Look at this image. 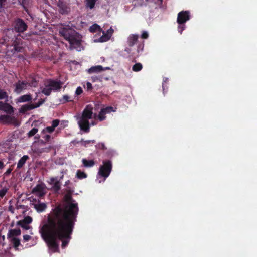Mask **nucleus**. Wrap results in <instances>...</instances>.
<instances>
[{
	"label": "nucleus",
	"mask_w": 257,
	"mask_h": 257,
	"mask_svg": "<svg viewBox=\"0 0 257 257\" xmlns=\"http://www.w3.org/2000/svg\"><path fill=\"white\" fill-rule=\"evenodd\" d=\"M48 183L52 185V189L55 192H58L61 189V182L57 177L50 178Z\"/></svg>",
	"instance_id": "9b49d317"
},
{
	"label": "nucleus",
	"mask_w": 257,
	"mask_h": 257,
	"mask_svg": "<svg viewBox=\"0 0 257 257\" xmlns=\"http://www.w3.org/2000/svg\"><path fill=\"white\" fill-rule=\"evenodd\" d=\"M0 110L5 112L9 114H12L14 112V108L7 102L0 101Z\"/></svg>",
	"instance_id": "f8f14e48"
},
{
	"label": "nucleus",
	"mask_w": 257,
	"mask_h": 257,
	"mask_svg": "<svg viewBox=\"0 0 257 257\" xmlns=\"http://www.w3.org/2000/svg\"><path fill=\"white\" fill-rule=\"evenodd\" d=\"M106 112L103 109H102L99 112L98 116L99 120L101 121L104 120L106 118Z\"/></svg>",
	"instance_id": "72a5a7b5"
},
{
	"label": "nucleus",
	"mask_w": 257,
	"mask_h": 257,
	"mask_svg": "<svg viewBox=\"0 0 257 257\" xmlns=\"http://www.w3.org/2000/svg\"><path fill=\"white\" fill-rule=\"evenodd\" d=\"M96 148L102 150H105L107 149V148L105 147V145L103 143H99L96 145Z\"/></svg>",
	"instance_id": "4c0bfd02"
},
{
	"label": "nucleus",
	"mask_w": 257,
	"mask_h": 257,
	"mask_svg": "<svg viewBox=\"0 0 257 257\" xmlns=\"http://www.w3.org/2000/svg\"><path fill=\"white\" fill-rule=\"evenodd\" d=\"M45 188L43 185L37 184L33 189L32 192L33 193H36L37 195L39 197H42L45 194L44 191Z\"/></svg>",
	"instance_id": "4468645a"
},
{
	"label": "nucleus",
	"mask_w": 257,
	"mask_h": 257,
	"mask_svg": "<svg viewBox=\"0 0 257 257\" xmlns=\"http://www.w3.org/2000/svg\"><path fill=\"white\" fill-rule=\"evenodd\" d=\"M32 96L31 94H26L21 96L18 99V102H28L32 100Z\"/></svg>",
	"instance_id": "5701e85b"
},
{
	"label": "nucleus",
	"mask_w": 257,
	"mask_h": 257,
	"mask_svg": "<svg viewBox=\"0 0 257 257\" xmlns=\"http://www.w3.org/2000/svg\"><path fill=\"white\" fill-rule=\"evenodd\" d=\"M28 83L25 81L19 80L15 84V92L17 93H20L23 90L26 89Z\"/></svg>",
	"instance_id": "ddd939ff"
},
{
	"label": "nucleus",
	"mask_w": 257,
	"mask_h": 257,
	"mask_svg": "<svg viewBox=\"0 0 257 257\" xmlns=\"http://www.w3.org/2000/svg\"><path fill=\"white\" fill-rule=\"evenodd\" d=\"M17 225L20 226L22 228L26 230H28L30 228V226L28 225V224L24 223V222L21 220L18 221L17 223Z\"/></svg>",
	"instance_id": "f704fd0d"
},
{
	"label": "nucleus",
	"mask_w": 257,
	"mask_h": 257,
	"mask_svg": "<svg viewBox=\"0 0 257 257\" xmlns=\"http://www.w3.org/2000/svg\"><path fill=\"white\" fill-rule=\"evenodd\" d=\"M100 27L97 24H94L90 27L89 30L90 32L94 33L100 30Z\"/></svg>",
	"instance_id": "2f4dec72"
},
{
	"label": "nucleus",
	"mask_w": 257,
	"mask_h": 257,
	"mask_svg": "<svg viewBox=\"0 0 257 257\" xmlns=\"http://www.w3.org/2000/svg\"><path fill=\"white\" fill-rule=\"evenodd\" d=\"M5 167V165L4 163L2 161H0V170L2 169Z\"/></svg>",
	"instance_id": "052dcab7"
},
{
	"label": "nucleus",
	"mask_w": 257,
	"mask_h": 257,
	"mask_svg": "<svg viewBox=\"0 0 257 257\" xmlns=\"http://www.w3.org/2000/svg\"><path fill=\"white\" fill-rule=\"evenodd\" d=\"M8 94L6 91L0 88V100L6 99L8 101Z\"/></svg>",
	"instance_id": "c85d7f7f"
},
{
	"label": "nucleus",
	"mask_w": 257,
	"mask_h": 257,
	"mask_svg": "<svg viewBox=\"0 0 257 257\" xmlns=\"http://www.w3.org/2000/svg\"><path fill=\"white\" fill-rule=\"evenodd\" d=\"M149 37V35L147 32L146 31H143L142 35H141V38L142 39H147Z\"/></svg>",
	"instance_id": "49530a36"
},
{
	"label": "nucleus",
	"mask_w": 257,
	"mask_h": 257,
	"mask_svg": "<svg viewBox=\"0 0 257 257\" xmlns=\"http://www.w3.org/2000/svg\"><path fill=\"white\" fill-rule=\"evenodd\" d=\"M52 90L50 87L47 86V84L45 85V87L42 90V93L46 96H49L51 94Z\"/></svg>",
	"instance_id": "c756f323"
},
{
	"label": "nucleus",
	"mask_w": 257,
	"mask_h": 257,
	"mask_svg": "<svg viewBox=\"0 0 257 257\" xmlns=\"http://www.w3.org/2000/svg\"><path fill=\"white\" fill-rule=\"evenodd\" d=\"M6 0H0V9L3 8Z\"/></svg>",
	"instance_id": "4d7b16f0"
},
{
	"label": "nucleus",
	"mask_w": 257,
	"mask_h": 257,
	"mask_svg": "<svg viewBox=\"0 0 257 257\" xmlns=\"http://www.w3.org/2000/svg\"><path fill=\"white\" fill-rule=\"evenodd\" d=\"M30 201L32 202V203H37L38 200L36 198H33V199L31 200H30Z\"/></svg>",
	"instance_id": "bf43d9fd"
},
{
	"label": "nucleus",
	"mask_w": 257,
	"mask_h": 257,
	"mask_svg": "<svg viewBox=\"0 0 257 257\" xmlns=\"http://www.w3.org/2000/svg\"><path fill=\"white\" fill-rule=\"evenodd\" d=\"M144 47V42H142V43H139L138 45L137 52L138 53H139L140 51H142L143 50Z\"/></svg>",
	"instance_id": "79ce46f5"
},
{
	"label": "nucleus",
	"mask_w": 257,
	"mask_h": 257,
	"mask_svg": "<svg viewBox=\"0 0 257 257\" xmlns=\"http://www.w3.org/2000/svg\"><path fill=\"white\" fill-rule=\"evenodd\" d=\"M82 93H83L82 88L80 86L76 88V90L75 91V94L76 95H79L81 94Z\"/></svg>",
	"instance_id": "a18cd8bd"
},
{
	"label": "nucleus",
	"mask_w": 257,
	"mask_h": 257,
	"mask_svg": "<svg viewBox=\"0 0 257 257\" xmlns=\"http://www.w3.org/2000/svg\"><path fill=\"white\" fill-rule=\"evenodd\" d=\"M59 33L69 41L70 50L75 49L81 51V37L74 29L69 27H63L60 29Z\"/></svg>",
	"instance_id": "7ed1b4c3"
},
{
	"label": "nucleus",
	"mask_w": 257,
	"mask_h": 257,
	"mask_svg": "<svg viewBox=\"0 0 257 257\" xmlns=\"http://www.w3.org/2000/svg\"><path fill=\"white\" fill-rule=\"evenodd\" d=\"M143 68L142 64L141 63H137L132 67V70L134 72H139Z\"/></svg>",
	"instance_id": "bb28decb"
},
{
	"label": "nucleus",
	"mask_w": 257,
	"mask_h": 257,
	"mask_svg": "<svg viewBox=\"0 0 257 257\" xmlns=\"http://www.w3.org/2000/svg\"><path fill=\"white\" fill-rule=\"evenodd\" d=\"M93 108L91 106L87 105L83 110L81 116L79 118L78 124L81 130L86 133L90 131V123L89 119L92 118Z\"/></svg>",
	"instance_id": "39448f33"
},
{
	"label": "nucleus",
	"mask_w": 257,
	"mask_h": 257,
	"mask_svg": "<svg viewBox=\"0 0 257 257\" xmlns=\"http://www.w3.org/2000/svg\"><path fill=\"white\" fill-rule=\"evenodd\" d=\"M65 203L58 204L52 208L47 215L46 220H62L70 222H76L79 212L78 203L70 194L64 196Z\"/></svg>",
	"instance_id": "f03ea898"
},
{
	"label": "nucleus",
	"mask_w": 257,
	"mask_h": 257,
	"mask_svg": "<svg viewBox=\"0 0 257 257\" xmlns=\"http://www.w3.org/2000/svg\"><path fill=\"white\" fill-rule=\"evenodd\" d=\"M96 4V0H86V6L90 9H93Z\"/></svg>",
	"instance_id": "7c9ffc66"
},
{
	"label": "nucleus",
	"mask_w": 257,
	"mask_h": 257,
	"mask_svg": "<svg viewBox=\"0 0 257 257\" xmlns=\"http://www.w3.org/2000/svg\"><path fill=\"white\" fill-rule=\"evenodd\" d=\"M87 174L85 172L81 171L80 170L77 171L76 177L77 178L79 179H84L87 177Z\"/></svg>",
	"instance_id": "cd10ccee"
},
{
	"label": "nucleus",
	"mask_w": 257,
	"mask_h": 257,
	"mask_svg": "<svg viewBox=\"0 0 257 257\" xmlns=\"http://www.w3.org/2000/svg\"><path fill=\"white\" fill-rule=\"evenodd\" d=\"M113 33V30L111 28L107 30L106 34H108L111 37V36Z\"/></svg>",
	"instance_id": "6e6d98bb"
},
{
	"label": "nucleus",
	"mask_w": 257,
	"mask_h": 257,
	"mask_svg": "<svg viewBox=\"0 0 257 257\" xmlns=\"http://www.w3.org/2000/svg\"><path fill=\"white\" fill-rule=\"evenodd\" d=\"M74 221L46 220L40 230L42 238L52 252H59L58 240L62 241L61 247L65 248L71 239L75 225Z\"/></svg>",
	"instance_id": "f257e3e1"
},
{
	"label": "nucleus",
	"mask_w": 257,
	"mask_h": 257,
	"mask_svg": "<svg viewBox=\"0 0 257 257\" xmlns=\"http://www.w3.org/2000/svg\"><path fill=\"white\" fill-rule=\"evenodd\" d=\"M73 100L70 99V97L67 95H64L63 96L62 99L60 100V102L62 104H64L68 102H72Z\"/></svg>",
	"instance_id": "473e14b6"
},
{
	"label": "nucleus",
	"mask_w": 257,
	"mask_h": 257,
	"mask_svg": "<svg viewBox=\"0 0 257 257\" xmlns=\"http://www.w3.org/2000/svg\"><path fill=\"white\" fill-rule=\"evenodd\" d=\"M63 84V83L60 81H56L52 79H49L47 81V86L50 87L52 91H59Z\"/></svg>",
	"instance_id": "9d476101"
},
{
	"label": "nucleus",
	"mask_w": 257,
	"mask_h": 257,
	"mask_svg": "<svg viewBox=\"0 0 257 257\" xmlns=\"http://www.w3.org/2000/svg\"><path fill=\"white\" fill-rule=\"evenodd\" d=\"M35 108L34 104H27L23 105L19 109V112L22 114H25L27 111Z\"/></svg>",
	"instance_id": "6ab92c4d"
},
{
	"label": "nucleus",
	"mask_w": 257,
	"mask_h": 257,
	"mask_svg": "<svg viewBox=\"0 0 257 257\" xmlns=\"http://www.w3.org/2000/svg\"><path fill=\"white\" fill-rule=\"evenodd\" d=\"M11 242L13 243L14 247L17 249L20 245V240L16 237H13L11 239Z\"/></svg>",
	"instance_id": "393cba45"
},
{
	"label": "nucleus",
	"mask_w": 257,
	"mask_h": 257,
	"mask_svg": "<svg viewBox=\"0 0 257 257\" xmlns=\"http://www.w3.org/2000/svg\"><path fill=\"white\" fill-rule=\"evenodd\" d=\"M38 83L35 80L33 79L31 83H29V85L33 87H36L37 86Z\"/></svg>",
	"instance_id": "09e8293b"
},
{
	"label": "nucleus",
	"mask_w": 257,
	"mask_h": 257,
	"mask_svg": "<svg viewBox=\"0 0 257 257\" xmlns=\"http://www.w3.org/2000/svg\"><path fill=\"white\" fill-rule=\"evenodd\" d=\"M31 238V236H30L29 235H24L23 236V239L25 241H28L29 240H30Z\"/></svg>",
	"instance_id": "de8ad7c7"
},
{
	"label": "nucleus",
	"mask_w": 257,
	"mask_h": 257,
	"mask_svg": "<svg viewBox=\"0 0 257 257\" xmlns=\"http://www.w3.org/2000/svg\"><path fill=\"white\" fill-rule=\"evenodd\" d=\"M91 124H92V125H95V123L94 122H92Z\"/></svg>",
	"instance_id": "69168bd1"
},
{
	"label": "nucleus",
	"mask_w": 257,
	"mask_h": 257,
	"mask_svg": "<svg viewBox=\"0 0 257 257\" xmlns=\"http://www.w3.org/2000/svg\"><path fill=\"white\" fill-rule=\"evenodd\" d=\"M14 48L12 50V52L13 54L18 52H22L23 51V47L21 46L17 41H15L13 43Z\"/></svg>",
	"instance_id": "412c9836"
},
{
	"label": "nucleus",
	"mask_w": 257,
	"mask_h": 257,
	"mask_svg": "<svg viewBox=\"0 0 257 257\" xmlns=\"http://www.w3.org/2000/svg\"><path fill=\"white\" fill-rule=\"evenodd\" d=\"M83 141V139H82L80 141H77L76 140H73L71 142V143L73 144L74 145H76L77 144H78L79 142H82Z\"/></svg>",
	"instance_id": "603ef678"
},
{
	"label": "nucleus",
	"mask_w": 257,
	"mask_h": 257,
	"mask_svg": "<svg viewBox=\"0 0 257 257\" xmlns=\"http://www.w3.org/2000/svg\"><path fill=\"white\" fill-rule=\"evenodd\" d=\"M44 140L46 142H48L50 138H51V136L50 135H45L44 137H43Z\"/></svg>",
	"instance_id": "864d4df0"
},
{
	"label": "nucleus",
	"mask_w": 257,
	"mask_h": 257,
	"mask_svg": "<svg viewBox=\"0 0 257 257\" xmlns=\"http://www.w3.org/2000/svg\"><path fill=\"white\" fill-rule=\"evenodd\" d=\"M59 8V12L62 15L68 14L70 12V7L69 4L63 0H59L57 2Z\"/></svg>",
	"instance_id": "1a4fd4ad"
},
{
	"label": "nucleus",
	"mask_w": 257,
	"mask_h": 257,
	"mask_svg": "<svg viewBox=\"0 0 257 257\" xmlns=\"http://www.w3.org/2000/svg\"><path fill=\"white\" fill-rule=\"evenodd\" d=\"M110 36L108 34H105L103 33V34L102 36H101L97 41H95L96 42H104L109 40Z\"/></svg>",
	"instance_id": "a878e982"
},
{
	"label": "nucleus",
	"mask_w": 257,
	"mask_h": 257,
	"mask_svg": "<svg viewBox=\"0 0 257 257\" xmlns=\"http://www.w3.org/2000/svg\"><path fill=\"white\" fill-rule=\"evenodd\" d=\"M28 28L27 24L21 18H18L15 20L14 29L19 33H23Z\"/></svg>",
	"instance_id": "6e6552de"
},
{
	"label": "nucleus",
	"mask_w": 257,
	"mask_h": 257,
	"mask_svg": "<svg viewBox=\"0 0 257 257\" xmlns=\"http://www.w3.org/2000/svg\"><path fill=\"white\" fill-rule=\"evenodd\" d=\"M25 224H29L32 222V218L31 216H27L25 217L24 219L22 220Z\"/></svg>",
	"instance_id": "e433bc0d"
},
{
	"label": "nucleus",
	"mask_w": 257,
	"mask_h": 257,
	"mask_svg": "<svg viewBox=\"0 0 257 257\" xmlns=\"http://www.w3.org/2000/svg\"><path fill=\"white\" fill-rule=\"evenodd\" d=\"M70 183V181L69 180H67V181L65 182V186H67Z\"/></svg>",
	"instance_id": "680f3d73"
},
{
	"label": "nucleus",
	"mask_w": 257,
	"mask_h": 257,
	"mask_svg": "<svg viewBox=\"0 0 257 257\" xmlns=\"http://www.w3.org/2000/svg\"><path fill=\"white\" fill-rule=\"evenodd\" d=\"M32 206L36 209L37 212L41 213L44 212L47 208V204L45 203H42L39 200H38L37 203H31Z\"/></svg>",
	"instance_id": "2eb2a0df"
},
{
	"label": "nucleus",
	"mask_w": 257,
	"mask_h": 257,
	"mask_svg": "<svg viewBox=\"0 0 257 257\" xmlns=\"http://www.w3.org/2000/svg\"><path fill=\"white\" fill-rule=\"evenodd\" d=\"M190 19V13L189 11H182L178 14L177 22L178 24V31L181 34L186 28L185 23Z\"/></svg>",
	"instance_id": "423d86ee"
},
{
	"label": "nucleus",
	"mask_w": 257,
	"mask_h": 257,
	"mask_svg": "<svg viewBox=\"0 0 257 257\" xmlns=\"http://www.w3.org/2000/svg\"><path fill=\"white\" fill-rule=\"evenodd\" d=\"M84 142V145L85 146L87 144H88L89 143H90L91 142L93 143H95V140H87V141H83Z\"/></svg>",
	"instance_id": "5fc2aeb1"
},
{
	"label": "nucleus",
	"mask_w": 257,
	"mask_h": 257,
	"mask_svg": "<svg viewBox=\"0 0 257 257\" xmlns=\"http://www.w3.org/2000/svg\"><path fill=\"white\" fill-rule=\"evenodd\" d=\"M38 131V129L37 128H33L31 129L27 134L28 137H31L34 136Z\"/></svg>",
	"instance_id": "c9c22d12"
},
{
	"label": "nucleus",
	"mask_w": 257,
	"mask_h": 257,
	"mask_svg": "<svg viewBox=\"0 0 257 257\" xmlns=\"http://www.w3.org/2000/svg\"><path fill=\"white\" fill-rule=\"evenodd\" d=\"M2 238L3 240V241H4V240H5V236H4V235L2 236Z\"/></svg>",
	"instance_id": "e2e57ef3"
},
{
	"label": "nucleus",
	"mask_w": 257,
	"mask_h": 257,
	"mask_svg": "<svg viewBox=\"0 0 257 257\" xmlns=\"http://www.w3.org/2000/svg\"><path fill=\"white\" fill-rule=\"evenodd\" d=\"M8 189L7 188H3L0 190V197L1 198H3L5 196L8 192Z\"/></svg>",
	"instance_id": "ea45409f"
},
{
	"label": "nucleus",
	"mask_w": 257,
	"mask_h": 257,
	"mask_svg": "<svg viewBox=\"0 0 257 257\" xmlns=\"http://www.w3.org/2000/svg\"><path fill=\"white\" fill-rule=\"evenodd\" d=\"M138 35L136 34H131L129 36L127 39V43L130 47L133 46L137 42Z\"/></svg>",
	"instance_id": "aec40b11"
},
{
	"label": "nucleus",
	"mask_w": 257,
	"mask_h": 257,
	"mask_svg": "<svg viewBox=\"0 0 257 257\" xmlns=\"http://www.w3.org/2000/svg\"><path fill=\"white\" fill-rule=\"evenodd\" d=\"M44 102V99H41L37 103H36L35 104H34V107H35V108L39 107L40 105L43 104Z\"/></svg>",
	"instance_id": "c03bdc74"
},
{
	"label": "nucleus",
	"mask_w": 257,
	"mask_h": 257,
	"mask_svg": "<svg viewBox=\"0 0 257 257\" xmlns=\"http://www.w3.org/2000/svg\"><path fill=\"white\" fill-rule=\"evenodd\" d=\"M29 159V157L28 155H24L18 161L17 164V169L22 168L26 161Z\"/></svg>",
	"instance_id": "4be33fe9"
},
{
	"label": "nucleus",
	"mask_w": 257,
	"mask_h": 257,
	"mask_svg": "<svg viewBox=\"0 0 257 257\" xmlns=\"http://www.w3.org/2000/svg\"><path fill=\"white\" fill-rule=\"evenodd\" d=\"M24 207V205H20V208H23Z\"/></svg>",
	"instance_id": "338daca9"
},
{
	"label": "nucleus",
	"mask_w": 257,
	"mask_h": 257,
	"mask_svg": "<svg viewBox=\"0 0 257 257\" xmlns=\"http://www.w3.org/2000/svg\"><path fill=\"white\" fill-rule=\"evenodd\" d=\"M105 69H109V67H106L105 69L101 65H97L92 66L88 70V72L89 74L99 73L104 71Z\"/></svg>",
	"instance_id": "f3484780"
},
{
	"label": "nucleus",
	"mask_w": 257,
	"mask_h": 257,
	"mask_svg": "<svg viewBox=\"0 0 257 257\" xmlns=\"http://www.w3.org/2000/svg\"><path fill=\"white\" fill-rule=\"evenodd\" d=\"M87 90H90L92 89V85L90 82H87L86 83Z\"/></svg>",
	"instance_id": "8fccbe9b"
},
{
	"label": "nucleus",
	"mask_w": 257,
	"mask_h": 257,
	"mask_svg": "<svg viewBox=\"0 0 257 257\" xmlns=\"http://www.w3.org/2000/svg\"><path fill=\"white\" fill-rule=\"evenodd\" d=\"M21 230L20 229H10L8 231L7 238H12L15 237V236H18L21 235Z\"/></svg>",
	"instance_id": "a211bd4d"
},
{
	"label": "nucleus",
	"mask_w": 257,
	"mask_h": 257,
	"mask_svg": "<svg viewBox=\"0 0 257 257\" xmlns=\"http://www.w3.org/2000/svg\"><path fill=\"white\" fill-rule=\"evenodd\" d=\"M17 121V119L15 117H12L8 115H1L0 116V122L5 123H14Z\"/></svg>",
	"instance_id": "dca6fc26"
},
{
	"label": "nucleus",
	"mask_w": 257,
	"mask_h": 257,
	"mask_svg": "<svg viewBox=\"0 0 257 257\" xmlns=\"http://www.w3.org/2000/svg\"><path fill=\"white\" fill-rule=\"evenodd\" d=\"M54 128L52 126H47L43 130L42 133H45V132H48L49 133H51L54 131Z\"/></svg>",
	"instance_id": "58836bf2"
},
{
	"label": "nucleus",
	"mask_w": 257,
	"mask_h": 257,
	"mask_svg": "<svg viewBox=\"0 0 257 257\" xmlns=\"http://www.w3.org/2000/svg\"><path fill=\"white\" fill-rule=\"evenodd\" d=\"M60 121L59 119H54L52 122V126L55 129L58 126Z\"/></svg>",
	"instance_id": "a19ab883"
},
{
	"label": "nucleus",
	"mask_w": 257,
	"mask_h": 257,
	"mask_svg": "<svg viewBox=\"0 0 257 257\" xmlns=\"http://www.w3.org/2000/svg\"><path fill=\"white\" fill-rule=\"evenodd\" d=\"M12 171V169H11V168H9V169H8L7 170V171L5 173V174L6 175H8L10 174L11 173Z\"/></svg>",
	"instance_id": "13d9d810"
},
{
	"label": "nucleus",
	"mask_w": 257,
	"mask_h": 257,
	"mask_svg": "<svg viewBox=\"0 0 257 257\" xmlns=\"http://www.w3.org/2000/svg\"><path fill=\"white\" fill-rule=\"evenodd\" d=\"M112 168V162L110 160H104L103 165L99 167L98 175L104 178V180L110 175Z\"/></svg>",
	"instance_id": "0eeeda50"
},
{
	"label": "nucleus",
	"mask_w": 257,
	"mask_h": 257,
	"mask_svg": "<svg viewBox=\"0 0 257 257\" xmlns=\"http://www.w3.org/2000/svg\"><path fill=\"white\" fill-rule=\"evenodd\" d=\"M11 255V253L7 250H5L4 253H3V257H8Z\"/></svg>",
	"instance_id": "3c124183"
},
{
	"label": "nucleus",
	"mask_w": 257,
	"mask_h": 257,
	"mask_svg": "<svg viewBox=\"0 0 257 257\" xmlns=\"http://www.w3.org/2000/svg\"><path fill=\"white\" fill-rule=\"evenodd\" d=\"M125 51H127V52H128V51L127 50V49H125Z\"/></svg>",
	"instance_id": "774afa93"
},
{
	"label": "nucleus",
	"mask_w": 257,
	"mask_h": 257,
	"mask_svg": "<svg viewBox=\"0 0 257 257\" xmlns=\"http://www.w3.org/2000/svg\"><path fill=\"white\" fill-rule=\"evenodd\" d=\"M63 176H64L63 175H62V176H61V177H60V179H59V180H60V181L61 179H63Z\"/></svg>",
	"instance_id": "0e129e2a"
},
{
	"label": "nucleus",
	"mask_w": 257,
	"mask_h": 257,
	"mask_svg": "<svg viewBox=\"0 0 257 257\" xmlns=\"http://www.w3.org/2000/svg\"><path fill=\"white\" fill-rule=\"evenodd\" d=\"M59 33L69 41L70 50L75 49L81 51V37L74 29L69 27H63L60 29Z\"/></svg>",
	"instance_id": "20e7f679"
},
{
	"label": "nucleus",
	"mask_w": 257,
	"mask_h": 257,
	"mask_svg": "<svg viewBox=\"0 0 257 257\" xmlns=\"http://www.w3.org/2000/svg\"><path fill=\"white\" fill-rule=\"evenodd\" d=\"M103 109L106 112V113H110L111 111H114L113 107L112 106H108Z\"/></svg>",
	"instance_id": "37998d69"
},
{
	"label": "nucleus",
	"mask_w": 257,
	"mask_h": 257,
	"mask_svg": "<svg viewBox=\"0 0 257 257\" xmlns=\"http://www.w3.org/2000/svg\"><path fill=\"white\" fill-rule=\"evenodd\" d=\"M82 161L83 165L86 167H91L95 164V162L93 160H87L86 159H83Z\"/></svg>",
	"instance_id": "b1692460"
}]
</instances>
